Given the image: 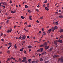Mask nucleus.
<instances>
[{
	"label": "nucleus",
	"instance_id": "nucleus-1",
	"mask_svg": "<svg viewBox=\"0 0 63 63\" xmlns=\"http://www.w3.org/2000/svg\"><path fill=\"white\" fill-rule=\"evenodd\" d=\"M60 57V56L59 55H55L54 56H53V58L55 59L56 58H59Z\"/></svg>",
	"mask_w": 63,
	"mask_h": 63
},
{
	"label": "nucleus",
	"instance_id": "nucleus-2",
	"mask_svg": "<svg viewBox=\"0 0 63 63\" xmlns=\"http://www.w3.org/2000/svg\"><path fill=\"white\" fill-rule=\"evenodd\" d=\"M44 50V49L43 48H41L40 49L37 50V51L38 52H42Z\"/></svg>",
	"mask_w": 63,
	"mask_h": 63
},
{
	"label": "nucleus",
	"instance_id": "nucleus-3",
	"mask_svg": "<svg viewBox=\"0 0 63 63\" xmlns=\"http://www.w3.org/2000/svg\"><path fill=\"white\" fill-rule=\"evenodd\" d=\"M61 62V63H63V56H62L60 59Z\"/></svg>",
	"mask_w": 63,
	"mask_h": 63
},
{
	"label": "nucleus",
	"instance_id": "nucleus-4",
	"mask_svg": "<svg viewBox=\"0 0 63 63\" xmlns=\"http://www.w3.org/2000/svg\"><path fill=\"white\" fill-rule=\"evenodd\" d=\"M49 46H45V49L46 50L48 49V48H49Z\"/></svg>",
	"mask_w": 63,
	"mask_h": 63
},
{
	"label": "nucleus",
	"instance_id": "nucleus-5",
	"mask_svg": "<svg viewBox=\"0 0 63 63\" xmlns=\"http://www.w3.org/2000/svg\"><path fill=\"white\" fill-rule=\"evenodd\" d=\"M47 54V52L44 51L43 52V53L41 54L42 55H44L45 54Z\"/></svg>",
	"mask_w": 63,
	"mask_h": 63
},
{
	"label": "nucleus",
	"instance_id": "nucleus-6",
	"mask_svg": "<svg viewBox=\"0 0 63 63\" xmlns=\"http://www.w3.org/2000/svg\"><path fill=\"white\" fill-rule=\"evenodd\" d=\"M51 30H52L53 32H54V30H55V28H54V27H52L51 29Z\"/></svg>",
	"mask_w": 63,
	"mask_h": 63
},
{
	"label": "nucleus",
	"instance_id": "nucleus-7",
	"mask_svg": "<svg viewBox=\"0 0 63 63\" xmlns=\"http://www.w3.org/2000/svg\"><path fill=\"white\" fill-rule=\"evenodd\" d=\"M52 50H53V48L51 47L49 49V51L50 52H51V51H52Z\"/></svg>",
	"mask_w": 63,
	"mask_h": 63
},
{
	"label": "nucleus",
	"instance_id": "nucleus-8",
	"mask_svg": "<svg viewBox=\"0 0 63 63\" xmlns=\"http://www.w3.org/2000/svg\"><path fill=\"white\" fill-rule=\"evenodd\" d=\"M59 42L60 43H62V40H59Z\"/></svg>",
	"mask_w": 63,
	"mask_h": 63
},
{
	"label": "nucleus",
	"instance_id": "nucleus-9",
	"mask_svg": "<svg viewBox=\"0 0 63 63\" xmlns=\"http://www.w3.org/2000/svg\"><path fill=\"white\" fill-rule=\"evenodd\" d=\"M12 29H10V30H9L7 31V33H8V32H11L12 31Z\"/></svg>",
	"mask_w": 63,
	"mask_h": 63
},
{
	"label": "nucleus",
	"instance_id": "nucleus-10",
	"mask_svg": "<svg viewBox=\"0 0 63 63\" xmlns=\"http://www.w3.org/2000/svg\"><path fill=\"white\" fill-rule=\"evenodd\" d=\"M54 43L55 45H57V41H54Z\"/></svg>",
	"mask_w": 63,
	"mask_h": 63
},
{
	"label": "nucleus",
	"instance_id": "nucleus-11",
	"mask_svg": "<svg viewBox=\"0 0 63 63\" xmlns=\"http://www.w3.org/2000/svg\"><path fill=\"white\" fill-rule=\"evenodd\" d=\"M26 36H25V35H24L23 36L22 38H23V39H25L26 38Z\"/></svg>",
	"mask_w": 63,
	"mask_h": 63
},
{
	"label": "nucleus",
	"instance_id": "nucleus-12",
	"mask_svg": "<svg viewBox=\"0 0 63 63\" xmlns=\"http://www.w3.org/2000/svg\"><path fill=\"white\" fill-rule=\"evenodd\" d=\"M45 9L47 10V11H49V9H48L47 7H45Z\"/></svg>",
	"mask_w": 63,
	"mask_h": 63
},
{
	"label": "nucleus",
	"instance_id": "nucleus-13",
	"mask_svg": "<svg viewBox=\"0 0 63 63\" xmlns=\"http://www.w3.org/2000/svg\"><path fill=\"white\" fill-rule=\"evenodd\" d=\"M43 47H45V46H47V43L45 42L44 44H43Z\"/></svg>",
	"mask_w": 63,
	"mask_h": 63
},
{
	"label": "nucleus",
	"instance_id": "nucleus-14",
	"mask_svg": "<svg viewBox=\"0 0 63 63\" xmlns=\"http://www.w3.org/2000/svg\"><path fill=\"white\" fill-rule=\"evenodd\" d=\"M23 59L24 60H26L27 59V58H26V57H24L23 58Z\"/></svg>",
	"mask_w": 63,
	"mask_h": 63
},
{
	"label": "nucleus",
	"instance_id": "nucleus-15",
	"mask_svg": "<svg viewBox=\"0 0 63 63\" xmlns=\"http://www.w3.org/2000/svg\"><path fill=\"white\" fill-rule=\"evenodd\" d=\"M63 32V29H61L60 31V32L61 33Z\"/></svg>",
	"mask_w": 63,
	"mask_h": 63
},
{
	"label": "nucleus",
	"instance_id": "nucleus-16",
	"mask_svg": "<svg viewBox=\"0 0 63 63\" xmlns=\"http://www.w3.org/2000/svg\"><path fill=\"white\" fill-rule=\"evenodd\" d=\"M21 18L22 19H23L25 18V17H24L23 16H21Z\"/></svg>",
	"mask_w": 63,
	"mask_h": 63
},
{
	"label": "nucleus",
	"instance_id": "nucleus-17",
	"mask_svg": "<svg viewBox=\"0 0 63 63\" xmlns=\"http://www.w3.org/2000/svg\"><path fill=\"white\" fill-rule=\"evenodd\" d=\"M7 19H10V18H12V17H10V16H8L7 17Z\"/></svg>",
	"mask_w": 63,
	"mask_h": 63
},
{
	"label": "nucleus",
	"instance_id": "nucleus-18",
	"mask_svg": "<svg viewBox=\"0 0 63 63\" xmlns=\"http://www.w3.org/2000/svg\"><path fill=\"white\" fill-rule=\"evenodd\" d=\"M55 29H57L58 28V27L57 26H55L54 27Z\"/></svg>",
	"mask_w": 63,
	"mask_h": 63
},
{
	"label": "nucleus",
	"instance_id": "nucleus-19",
	"mask_svg": "<svg viewBox=\"0 0 63 63\" xmlns=\"http://www.w3.org/2000/svg\"><path fill=\"white\" fill-rule=\"evenodd\" d=\"M14 47L15 48H17V46H16V44H15V46H14Z\"/></svg>",
	"mask_w": 63,
	"mask_h": 63
},
{
	"label": "nucleus",
	"instance_id": "nucleus-20",
	"mask_svg": "<svg viewBox=\"0 0 63 63\" xmlns=\"http://www.w3.org/2000/svg\"><path fill=\"white\" fill-rule=\"evenodd\" d=\"M43 46H44V45L43 44V45H40L39 46V47H43Z\"/></svg>",
	"mask_w": 63,
	"mask_h": 63
},
{
	"label": "nucleus",
	"instance_id": "nucleus-21",
	"mask_svg": "<svg viewBox=\"0 0 63 63\" xmlns=\"http://www.w3.org/2000/svg\"><path fill=\"white\" fill-rule=\"evenodd\" d=\"M60 18H62L63 17V16L61 15L59 16Z\"/></svg>",
	"mask_w": 63,
	"mask_h": 63
},
{
	"label": "nucleus",
	"instance_id": "nucleus-22",
	"mask_svg": "<svg viewBox=\"0 0 63 63\" xmlns=\"http://www.w3.org/2000/svg\"><path fill=\"white\" fill-rule=\"evenodd\" d=\"M28 48H31L32 47V46H28Z\"/></svg>",
	"mask_w": 63,
	"mask_h": 63
},
{
	"label": "nucleus",
	"instance_id": "nucleus-23",
	"mask_svg": "<svg viewBox=\"0 0 63 63\" xmlns=\"http://www.w3.org/2000/svg\"><path fill=\"white\" fill-rule=\"evenodd\" d=\"M40 61H43V58H41L40 59Z\"/></svg>",
	"mask_w": 63,
	"mask_h": 63
},
{
	"label": "nucleus",
	"instance_id": "nucleus-24",
	"mask_svg": "<svg viewBox=\"0 0 63 63\" xmlns=\"http://www.w3.org/2000/svg\"><path fill=\"white\" fill-rule=\"evenodd\" d=\"M21 58H19V62H20V61H21Z\"/></svg>",
	"mask_w": 63,
	"mask_h": 63
},
{
	"label": "nucleus",
	"instance_id": "nucleus-25",
	"mask_svg": "<svg viewBox=\"0 0 63 63\" xmlns=\"http://www.w3.org/2000/svg\"><path fill=\"white\" fill-rule=\"evenodd\" d=\"M43 18H44V16H42V17H40L39 19H43Z\"/></svg>",
	"mask_w": 63,
	"mask_h": 63
},
{
	"label": "nucleus",
	"instance_id": "nucleus-26",
	"mask_svg": "<svg viewBox=\"0 0 63 63\" xmlns=\"http://www.w3.org/2000/svg\"><path fill=\"white\" fill-rule=\"evenodd\" d=\"M51 29H50L49 30H48V31L49 32H49L48 33L49 34V33H50V32H51Z\"/></svg>",
	"mask_w": 63,
	"mask_h": 63
},
{
	"label": "nucleus",
	"instance_id": "nucleus-27",
	"mask_svg": "<svg viewBox=\"0 0 63 63\" xmlns=\"http://www.w3.org/2000/svg\"><path fill=\"white\" fill-rule=\"evenodd\" d=\"M25 63H27V61L26 60H24V62Z\"/></svg>",
	"mask_w": 63,
	"mask_h": 63
},
{
	"label": "nucleus",
	"instance_id": "nucleus-28",
	"mask_svg": "<svg viewBox=\"0 0 63 63\" xmlns=\"http://www.w3.org/2000/svg\"><path fill=\"white\" fill-rule=\"evenodd\" d=\"M25 8H28V6L27 5H25Z\"/></svg>",
	"mask_w": 63,
	"mask_h": 63
},
{
	"label": "nucleus",
	"instance_id": "nucleus-29",
	"mask_svg": "<svg viewBox=\"0 0 63 63\" xmlns=\"http://www.w3.org/2000/svg\"><path fill=\"white\" fill-rule=\"evenodd\" d=\"M31 61V59H29L28 60V61L29 62V63H30Z\"/></svg>",
	"mask_w": 63,
	"mask_h": 63
},
{
	"label": "nucleus",
	"instance_id": "nucleus-30",
	"mask_svg": "<svg viewBox=\"0 0 63 63\" xmlns=\"http://www.w3.org/2000/svg\"><path fill=\"white\" fill-rule=\"evenodd\" d=\"M7 52L8 53V54H10V51H7Z\"/></svg>",
	"mask_w": 63,
	"mask_h": 63
},
{
	"label": "nucleus",
	"instance_id": "nucleus-31",
	"mask_svg": "<svg viewBox=\"0 0 63 63\" xmlns=\"http://www.w3.org/2000/svg\"><path fill=\"white\" fill-rule=\"evenodd\" d=\"M58 24V23L57 22H56L55 23V24H56V25H57Z\"/></svg>",
	"mask_w": 63,
	"mask_h": 63
},
{
	"label": "nucleus",
	"instance_id": "nucleus-32",
	"mask_svg": "<svg viewBox=\"0 0 63 63\" xmlns=\"http://www.w3.org/2000/svg\"><path fill=\"white\" fill-rule=\"evenodd\" d=\"M3 5H6V2H4L3 3Z\"/></svg>",
	"mask_w": 63,
	"mask_h": 63
},
{
	"label": "nucleus",
	"instance_id": "nucleus-33",
	"mask_svg": "<svg viewBox=\"0 0 63 63\" xmlns=\"http://www.w3.org/2000/svg\"><path fill=\"white\" fill-rule=\"evenodd\" d=\"M36 11H37V12H39V10H38V9H36L35 10Z\"/></svg>",
	"mask_w": 63,
	"mask_h": 63
},
{
	"label": "nucleus",
	"instance_id": "nucleus-34",
	"mask_svg": "<svg viewBox=\"0 0 63 63\" xmlns=\"http://www.w3.org/2000/svg\"><path fill=\"white\" fill-rule=\"evenodd\" d=\"M24 29L25 31L26 32H28V30L25 29V28H24Z\"/></svg>",
	"mask_w": 63,
	"mask_h": 63
},
{
	"label": "nucleus",
	"instance_id": "nucleus-35",
	"mask_svg": "<svg viewBox=\"0 0 63 63\" xmlns=\"http://www.w3.org/2000/svg\"><path fill=\"white\" fill-rule=\"evenodd\" d=\"M10 4H12V1L11 0L10 1Z\"/></svg>",
	"mask_w": 63,
	"mask_h": 63
},
{
	"label": "nucleus",
	"instance_id": "nucleus-36",
	"mask_svg": "<svg viewBox=\"0 0 63 63\" xmlns=\"http://www.w3.org/2000/svg\"><path fill=\"white\" fill-rule=\"evenodd\" d=\"M60 37L61 38H62H62H63V35H61Z\"/></svg>",
	"mask_w": 63,
	"mask_h": 63
},
{
	"label": "nucleus",
	"instance_id": "nucleus-37",
	"mask_svg": "<svg viewBox=\"0 0 63 63\" xmlns=\"http://www.w3.org/2000/svg\"><path fill=\"white\" fill-rule=\"evenodd\" d=\"M7 61H10V60L9 58H8L7 59Z\"/></svg>",
	"mask_w": 63,
	"mask_h": 63
},
{
	"label": "nucleus",
	"instance_id": "nucleus-38",
	"mask_svg": "<svg viewBox=\"0 0 63 63\" xmlns=\"http://www.w3.org/2000/svg\"><path fill=\"white\" fill-rule=\"evenodd\" d=\"M60 58H59L58 59V62H59L60 61Z\"/></svg>",
	"mask_w": 63,
	"mask_h": 63
},
{
	"label": "nucleus",
	"instance_id": "nucleus-39",
	"mask_svg": "<svg viewBox=\"0 0 63 63\" xmlns=\"http://www.w3.org/2000/svg\"><path fill=\"white\" fill-rule=\"evenodd\" d=\"M11 47V46H10L8 47V49H10V48Z\"/></svg>",
	"mask_w": 63,
	"mask_h": 63
},
{
	"label": "nucleus",
	"instance_id": "nucleus-40",
	"mask_svg": "<svg viewBox=\"0 0 63 63\" xmlns=\"http://www.w3.org/2000/svg\"><path fill=\"white\" fill-rule=\"evenodd\" d=\"M11 58H12V59L13 60H15V58H13V57H11Z\"/></svg>",
	"mask_w": 63,
	"mask_h": 63
},
{
	"label": "nucleus",
	"instance_id": "nucleus-41",
	"mask_svg": "<svg viewBox=\"0 0 63 63\" xmlns=\"http://www.w3.org/2000/svg\"><path fill=\"white\" fill-rule=\"evenodd\" d=\"M9 45L11 46H12V43H9Z\"/></svg>",
	"mask_w": 63,
	"mask_h": 63
},
{
	"label": "nucleus",
	"instance_id": "nucleus-42",
	"mask_svg": "<svg viewBox=\"0 0 63 63\" xmlns=\"http://www.w3.org/2000/svg\"><path fill=\"white\" fill-rule=\"evenodd\" d=\"M38 62H39V61L38 60H37L36 61H35V62L36 63H38Z\"/></svg>",
	"mask_w": 63,
	"mask_h": 63
},
{
	"label": "nucleus",
	"instance_id": "nucleus-43",
	"mask_svg": "<svg viewBox=\"0 0 63 63\" xmlns=\"http://www.w3.org/2000/svg\"><path fill=\"white\" fill-rule=\"evenodd\" d=\"M35 61H33L32 62V63H34V62L35 63Z\"/></svg>",
	"mask_w": 63,
	"mask_h": 63
},
{
	"label": "nucleus",
	"instance_id": "nucleus-44",
	"mask_svg": "<svg viewBox=\"0 0 63 63\" xmlns=\"http://www.w3.org/2000/svg\"><path fill=\"white\" fill-rule=\"evenodd\" d=\"M45 62V63H48V61H46Z\"/></svg>",
	"mask_w": 63,
	"mask_h": 63
},
{
	"label": "nucleus",
	"instance_id": "nucleus-45",
	"mask_svg": "<svg viewBox=\"0 0 63 63\" xmlns=\"http://www.w3.org/2000/svg\"><path fill=\"white\" fill-rule=\"evenodd\" d=\"M47 0H45L44 2V3H47Z\"/></svg>",
	"mask_w": 63,
	"mask_h": 63
},
{
	"label": "nucleus",
	"instance_id": "nucleus-46",
	"mask_svg": "<svg viewBox=\"0 0 63 63\" xmlns=\"http://www.w3.org/2000/svg\"><path fill=\"white\" fill-rule=\"evenodd\" d=\"M1 41L2 42H4V39H2Z\"/></svg>",
	"mask_w": 63,
	"mask_h": 63
},
{
	"label": "nucleus",
	"instance_id": "nucleus-47",
	"mask_svg": "<svg viewBox=\"0 0 63 63\" xmlns=\"http://www.w3.org/2000/svg\"><path fill=\"white\" fill-rule=\"evenodd\" d=\"M46 7V5H45V4H44V5H43V7L44 8H45V7Z\"/></svg>",
	"mask_w": 63,
	"mask_h": 63
},
{
	"label": "nucleus",
	"instance_id": "nucleus-48",
	"mask_svg": "<svg viewBox=\"0 0 63 63\" xmlns=\"http://www.w3.org/2000/svg\"><path fill=\"white\" fill-rule=\"evenodd\" d=\"M27 22H25V23H24V24H27Z\"/></svg>",
	"mask_w": 63,
	"mask_h": 63
},
{
	"label": "nucleus",
	"instance_id": "nucleus-49",
	"mask_svg": "<svg viewBox=\"0 0 63 63\" xmlns=\"http://www.w3.org/2000/svg\"><path fill=\"white\" fill-rule=\"evenodd\" d=\"M22 38V37H21V36H20L19 37V39H21V38Z\"/></svg>",
	"mask_w": 63,
	"mask_h": 63
},
{
	"label": "nucleus",
	"instance_id": "nucleus-50",
	"mask_svg": "<svg viewBox=\"0 0 63 63\" xmlns=\"http://www.w3.org/2000/svg\"><path fill=\"white\" fill-rule=\"evenodd\" d=\"M0 35H1V36H2L3 35V33H1Z\"/></svg>",
	"mask_w": 63,
	"mask_h": 63
},
{
	"label": "nucleus",
	"instance_id": "nucleus-51",
	"mask_svg": "<svg viewBox=\"0 0 63 63\" xmlns=\"http://www.w3.org/2000/svg\"><path fill=\"white\" fill-rule=\"evenodd\" d=\"M9 20H7L6 21V23H8V22H9Z\"/></svg>",
	"mask_w": 63,
	"mask_h": 63
},
{
	"label": "nucleus",
	"instance_id": "nucleus-52",
	"mask_svg": "<svg viewBox=\"0 0 63 63\" xmlns=\"http://www.w3.org/2000/svg\"><path fill=\"white\" fill-rule=\"evenodd\" d=\"M3 12H4V13H5V12H6V10H4V11Z\"/></svg>",
	"mask_w": 63,
	"mask_h": 63
},
{
	"label": "nucleus",
	"instance_id": "nucleus-53",
	"mask_svg": "<svg viewBox=\"0 0 63 63\" xmlns=\"http://www.w3.org/2000/svg\"><path fill=\"white\" fill-rule=\"evenodd\" d=\"M30 37L29 36H27V38H29Z\"/></svg>",
	"mask_w": 63,
	"mask_h": 63
},
{
	"label": "nucleus",
	"instance_id": "nucleus-54",
	"mask_svg": "<svg viewBox=\"0 0 63 63\" xmlns=\"http://www.w3.org/2000/svg\"><path fill=\"white\" fill-rule=\"evenodd\" d=\"M29 18V19H30V20H32V18H31L30 17Z\"/></svg>",
	"mask_w": 63,
	"mask_h": 63
},
{
	"label": "nucleus",
	"instance_id": "nucleus-55",
	"mask_svg": "<svg viewBox=\"0 0 63 63\" xmlns=\"http://www.w3.org/2000/svg\"><path fill=\"white\" fill-rule=\"evenodd\" d=\"M29 50L30 52V51H31V49H30Z\"/></svg>",
	"mask_w": 63,
	"mask_h": 63
},
{
	"label": "nucleus",
	"instance_id": "nucleus-56",
	"mask_svg": "<svg viewBox=\"0 0 63 63\" xmlns=\"http://www.w3.org/2000/svg\"><path fill=\"white\" fill-rule=\"evenodd\" d=\"M24 60H22V62H24Z\"/></svg>",
	"mask_w": 63,
	"mask_h": 63
},
{
	"label": "nucleus",
	"instance_id": "nucleus-57",
	"mask_svg": "<svg viewBox=\"0 0 63 63\" xmlns=\"http://www.w3.org/2000/svg\"><path fill=\"white\" fill-rule=\"evenodd\" d=\"M18 39V37H17L16 38V40H17Z\"/></svg>",
	"mask_w": 63,
	"mask_h": 63
},
{
	"label": "nucleus",
	"instance_id": "nucleus-58",
	"mask_svg": "<svg viewBox=\"0 0 63 63\" xmlns=\"http://www.w3.org/2000/svg\"><path fill=\"white\" fill-rule=\"evenodd\" d=\"M39 33H42V32H41V31H39Z\"/></svg>",
	"mask_w": 63,
	"mask_h": 63
},
{
	"label": "nucleus",
	"instance_id": "nucleus-59",
	"mask_svg": "<svg viewBox=\"0 0 63 63\" xmlns=\"http://www.w3.org/2000/svg\"><path fill=\"white\" fill-rule=\"evenodd\" d=\"M47 8H49V5H47Z\"/></svg>",
	"mask_w": 63,
	"mask_h": 63
},
{
	"label": "nucleus",
	"instance_id": "nucleus-60",
	"mask_svg": "<svg viewBox=\"0 0 63 63\" xmlns=\"http://www.w3.org/2000/svg\"><path fill=\"white\" fill-rule=\"evenodd\" d=\"M36 22L37 23H39V21L38 20H37Z\"/></svg>",
	"mask_w": 63,
	"mask_h": 63
},
{
	"label": "nucleus",
	"instance_id": "nucleus-61",
	"mask_svg": "<svg viewBox=\"0 0 63 63\" xmlns=\"http://www.w3.org/2000/svg\"><path fill=\"white\" fill-rule=\"evenodd\" d=\"M31 17H32V16H30L29 17H31Z\"/></svg>",
	"mask_w": 63,
	"mask_h": 63
},
{
	"label": "nucleus",
	"instance_id": "nucleus-62",
	"mask_svg": "<svg viewBox=\"0 0 63 63\" xmlns=\"http://www.w3.org/2000/svg\"><path fill=\"white\" fill-rule=\"evenodd\" d=\"M28 27H31V25H29L28 26Z\"/></svg>",
	"mask_w": 63,
	"mask_h": 63
},
{
	"label": "nucleus",
	"instance_id": "nucleus-63",
	"mask_svg": "<svg viewBox=\"0 0 63 63\" xmlns=\"http://www.w3.org/2000/svg\"><path fill=\"white\" fill-rule=\"evenodd\" d=\"M2 7H3L4 8H5V6H2Z\"/></svg>",
	"mask_w": 63,
	"mask_h": 63
},
{
	"label": "nucleus",
	"instance_id": "nucleus-64",
	"mask_svg": "<svg viewBox=\"0 0 63 63\" xmlns=\"http://www.w3.org/2000/svg\"><path fill=\"white\" fill-rule=\"evenodd\" d=\"M20 51H23V50H22L21 49H20Z\"/></svg>",
	"mask_w": 63,
	"mask_h": 63
}]
</instances>
